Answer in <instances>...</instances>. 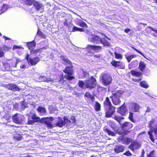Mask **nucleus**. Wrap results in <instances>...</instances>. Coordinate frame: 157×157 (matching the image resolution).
Masks as SVG:
<instances>
[{"label":"nucleus","instance_id":"4468645a","mask_svg":"<svg viewBox=\"0 0 157 157\" xmlns=\"http://www.w3.org/2000/svg\"><path fill=\"white\" fill-rule=\"evenodd\" d=\"M36 110L39 114L42 116H44L46 115L47 110L46 109L42 106H38L36 109Z\"/></svg>","mask_w":157,"mask_h":157},{"label":"nucleus","instance_id":"864d4df0","mask_svg":"<svg viewBox=\"0 0 157 157\" xmlns=\"http://www.w3.org/2000/svg\"><path fill=\"white\" fill-rule=\"evenodd\" d=\"M7 8V6L6 5L4 4L2 6V10L4 12V11L6 10V9Z\"/></svg>","mask_w":157,"mask_h":157},{"label":"nucleus","instance_id":"4be33fe9","mask_svg":"<svg viewBox=\"0 0 157 157\" xmlns=\"http://www.w3.org/2000/svg\"><path fill=\"white\" fill-rule=\"evenodd\" d=\"M130 73L132 75L138 77H140L142 75V73L141 72L133 70L130 71Z\"/></svg>","mask_w":157,"mask_h":157},{"label":"nucleus","instance_id":"79ce46f5","mask_svg":"<svg viewBox=\"0 0 157 157\" xmlns=\"http://www.w3.org/2000/svg\"><path fill=\"white\" fill-rule=\"evenodd\" d=\"M37 34L42 38H46V36L44 35V33H43L42 32L40 31L39 29H38L37 31Z\"/></svg>","mask_w":157,"mask_h":157},{"label":"nucleus","instance_id":"4c0bfd02","mask_svg":"<svg viewBox=\"0 0 157 157\" xmlns=\"http://www.w3.org/2000/svg\"><path fill=\"white\" fill-rule=\"evenodd\" d=\"M133 108L134 109L133 111L135 112H137L139 111L140 106L137 103H134L133 104Z\"/></svg>","mask_w":157,"mask_h":157},{"label":"nucleus","instance_id":"49530a36","mask_svg":"<svg viewBox=\"0 0 157 157\" xmlns=\"http://www.w3.org/2000/svg\"><path fill=\"white\" fill-rule=\"evenodd\" d=\"M35 123L33 121V120H32L30 119L29 118L28 121V124L29 125H31L33 124H34Z\"/></svg>","mask_w":157,"mask_h":157},{"label":"nucleus","instance_id":"b1692460","mask_svg":"<svg viewBox=\"0 0 157 157\" xmlns=\"http://www.w3.org/2000/svg\"><path fill=\"white\" fill-rule=\"evenodd\" d=\"M43 49H45V48H43L37 50L32 49L30 50V52L31 54H34L36 56H37V53L38 52H42L41 50Z\"/></svg>","mask_w":157,"mask_h":157},{"label":"nucleus","instance_id":"4d7b16f0","mask_svg":"<svg viewBox=\"0 0 157 157\" xmlns=\"http://www.w3.org/2000/svg\"><path fill=\"white\" fill-rule=\"evenodd\" d=\"M29 54H27L26 57V59L27 60L28 63L30 61V59H31V58H29Z\"/></svg>","mask_w":157,"mask_h":157},{"label":"nucleus","instance_id":"bf43d9fd","mask_svg":"<svg viewBox=\"0 0 157 157\" xmlns=\"http://www.w3.org/2000/svg\"><path fill=\"white\" fill-rule=\"evenodd\" d=\"M141 78H139L138 79H133V81L136 82H139V81L141 80Z\"/></svg>","mask_w":157,"mask_h":157},{"label":"nucleus","instance_id":"1a4fd4ad","mask_svg":"<svg viewBox=\"0 0 157 157\" xmlns=\"http://www.w3.org/2000/svg\"><path fill=\"white\" fill-rule=\"evenodd\" d=\"M115 108L113 106L105 109V117H110L115 112Z\"/></svg>","mask_w":157,"mask_h":157},{"label":"nucleus","instance_id":"393cba45","mask_svg":"<svg viewBox=\"0 0 157 157\" xmlns=\"http://www.w3.org/2000/svg\"><path fill=\"white\" fill-rule=\"evenodd\" d=\"M27 46L29 49L31 50L34 48L36 45V44L34 41L28 43H27Z\"/></svg>","mask_w":157,"mask_h":157},{"label":"nucleus","instance_id":"5701e85b","mask_svg":"<svg viewBox=\"0 0 157 157\" xmlns=\"http://www.w3.org/2000/svg\"><path fill=\"white\" fill-rule=\"evenodd\" d=\"M146 65L143 61L140 62L139 64V68L140 71H143L145 69Z\"/></svg>","mask_w":157,"mask_h":157},{"label":"nucleus","instance_id":"338daca9","mask_svg":"<svg viewBox=\"0 0 157 157\" xmlns=\"http://www.w3.org/2000/svg\"><path fill=\"white\" fill-rule=\"evenodd\" d=\"M145 154V152L144 150H143L141 154V156H140V157H144V155Z\"/></svg>","mask_w":157,"mask_h":157},{"label":"nucleus","instance_id":"c03bdc74","mask_svg":"<svg viewBox=\"0 0 157 157\" xmlns=\"http://www.w3.org/2000/svg\"><path fill=\"white\" fill-rule=\"evenodd\" d=\"M36 0H27L26 4L27 5H31Z\"/></svg>","mask_w":157,"mask_h":157},{"label":"nucleus","instance_id":"412c9836","mask_svg":"<svg viewBox=\"0 0 157 157\" xmlns=\"http://www.w3.org/2000/svg\"><path fill=\"white\" fill-rule=\"evenodd\" d=\"M39 80L40 81L46 82L48 83L51 82H52V80L50 78H48L47 77L45 76H40Z\"/></svg>","mask_w":157,"mask_h":157},{"label":"nucleus","instance_id":"052dcab7","mask_svg":"<svg viewBox=\"0 0 157 157\" xmlns=\"http://www.w3.org/2000/svg\"><path fill=\"white\" fill-rule=\"evenodd\" d=\"M21 47L20 46H17V45H14L13 47V49H17L18 48H20Z\"/></svg>","mask_w":157,"mask_h":157},{"label":"nucleus","instance_id":"f257e3e1","mask_svg":"<svg viewBox=\"0 0 157 157\" xmlns=\"http://www.w3.org/2000/svg\"><path fill=\"white\" fill-rule=\"evenodd\" d=\"M73 66L72 65L67 66L63 70V71L66 73V74L65 75L64 77L63 75H60V79L59 80V82L60 84L64 85L67 83V80L70 81L75 78L73 76Z\"/></svg>","mask_w":157,"mask_h":157},{"label":"nucleus","instance_id":"f704fd0d","mask_svg":"<svg viewBox=\"0 0 157 157\" xmlns=\"http://www.w3.org/2000/svg\"><path fill=\"white\" fill-rule=\"evenodd\" d=\"M84 30V29L83 28H78L75 26H74L72 29V32H75L76 31L83 32Z\"/></svg>","mask_w":157,"mask_h":157},{"label":"nucleus","instance_id":"e2e57ef3","mask_svg":"<svg viewBox=\"0 0 157 157\" xmlns=\"http://www.w3.org/2000/svg\"><path fill=\"white\" fill-rule=\"evenodd\" d=\"M153 131H150L148 132V134L149 135V136H151L152 135V133Z\"/></svg>","mask_w":157,"mask_h":157},{"label":"nucleus","instance_id":"2f4dec72","mask_svg":"<svg viewBox=\"0 0 157 157\" xmlns=\"http://www.w3.org/2000/svg\"><path fill=\"white\" fill-rule=\"evenodd\" d=\"M113 118L115 120L117 121L120 124L121 120L124 119V117L121 116H114Z\"/></svg>","mask_w":157,"mask_h":157},{"label":"nucleus","instance_id":"680f3d73","mask_svg":"<svg viewBox=\"0 0 157 157\" xmlns=\"http://www.w3.org/2000/svg\"><path fill=\"white\" fill-rule=\"evenodd\" d=\"M130 31V29H124V32L126 33H128Z\"/></svg>","mask_w":157,"mask_h":157},{"label":"nucleus","instance_id":"20e7f679","mask_svg":"<svg viewBox=\"0 0 157 157\" xmlns=\"http://www.w3.org/2000/svg\"><path fill=\"white\" fill-rule=\"evenodd\" d=\"M24 118L23 115L18 113L15 114L12 117L13 122L19 124L22 123Z\"/></svg>","mask_w":157,"mask_h":157},{"label":"nucleus","instance_id":"cd10ccee","mask_svg":"<svg viewBox=\"0 0 157 157\" xmlns=\"http://www.w3.org/2000/svg\"><path fill=\"white\" fill-rule=\"evenodd\" d=\"M63 125H64L63 121L61 118H59L56 123V126L59 127H62Z\"/></svg>","mask_w":157,"mask_h":157},{"label":"nucleus","instance_id":"6e6d98bb","mask_svg":"<svg viewBox=\"0 0 157 157\" xmlns=\"http://www.w3.org/2000/svg\"><path fill=\"white\" fill-rule=\"evenodd\" d=\"M5 67L6 68V69L7 70H9L10 67V65L8 63H6L4 65Z\"/></svg>","mask_w":157,"mask_h":157},{"label":"nucleus","instance_id":"9d476101","mask_svg":"<svg viewBox=\"0 0 157 157\" xmlns=\"http://www.w3.org/2000/svg\"><path fill=\"white\" fill-rule=\"evenodd\" d=\"M111 64L116 67L121 69H124L125 67L124 63L122 62L116 61L113 60L111 62Z\"/></svg>","mask_w":157,"mask_h":157},{"label":"nucleus","instance_id":"7c9ffc66","mask_svg":"<svg viewBox=\"0 0 157 157\" xmlns=\"http://www.w3.org/2000/svg\"><path fill=\"white\" fill-rule=\"evenodd\" d=\"M140 86L145 88H147L149 87L148 85L145 81H141L140 82Z\"/></svg>","mask_w":157,"mask_h":157},{"label":"nucleus","instance_id":"5fc2aeb1","mask_svg":"<svg viewBox=\"0 0 157 157\" xmlns=\"http://www.w3.org/2000/svg\"><path fill=\"white\" fill-rule=\"evenodd\" d=\"M133 113H131V112H129V119L130 120L133 118Z\"/></svg>","mask_w":157,"mask_h":157},{"label":"nucleus","instance_id":"8fccbe9b","mask_svg":"<svg viewBox=\"0 0 157 157\" xmlns=\"http://www.w3.org/2000/svg\"><path fill=\"white\" fill-rule=\"evenodd\" d=\"M83 75H84V78H87L89 76V74L86 71H83Z\"/></svg>","mask_w":157,"mask_h":157},{"label":"nucleus","instance_id":"bb28decb","mask_svg":"<svg viewBox=\"0 0 157 157\" xmlns=\"http://www.w3.org/2000/svg\"><path fill=\"white\" fill-rule=\"evenodd\" d=\"M33 5L37 10H40L42 6V4L41 3H39L37 1L35 2Z\"/></svg>","mask_w":157,"mask_h":157},{"label":"nucleus","instance_id":"f3484780","mask_svg":"<svg viewBox=\"0 0 157 157\" xmlns=\"http://www.w3.org/2000/svg\"><path fill=\"white\" fill-rule=\"evenodd\" d=\"M124 150V147L122 145L116 146L114 149L115 152L117 153L123 152Z\"/></svg>","mask_w":157,"mask_h":157},{"label":"nucleus","instance_id":"473e14b6","mask_svg":"<svg viewBox=\"0 0 157 157\" xmlns=\"http://www.w3.org/2000/svg\"><path fill=\"white\" fill-rule=\"evenodd\" d=\"M79 86L81 88H84L86 87V82L85 83L83 81L79 80L78 82Z\"/></svg>","mask_w":157,"mask_h":157},{"label":"nucleus","instance_id":"774afa93","mask_svg":"<svg viewBox=\"0 0 157 157\" xmlns=\"http://www.w3.org/2000/svg\"><path fill=\"white\" fill-rule=\"evenodd\" d=\"M20 67L21 69H24L25 67V65H21L20 66Z\"/></svg>","mask_w":157,"mask_h":157},{"label":"nucleus","instance_id":"6e6552de","mask_svg":"<svg viewBox=\"0 0 157 157\" xmlns=\"http://www.w3.org/2000/svg\"><path fill=\"white\" fill-rule=\"evenodd\" d=\"M121 126L122 129L126 131L124 134V135H126L127 134V132H128V131L132 127L133 124L130 122L126 121L123 124H121Z\"/></svg>","mask_w":157,"mask_h":157},{"label":"nucleus","instance_id":"0e129e2a","mask_svg":"<svg viewBox=\"0 0 157 157\" xmlns=\"http://www.w3.org/2000/svg\"><path fill=\"white\" fill-rule=\"evenodd\" d=\"M153 131L155 134L157 135V126L154 129Z\"/></svg>","mask_w":157,"mask_h":157},{"label":"nucleus","instance_id":"a18cd8bd","mask_svg":"<svg viewBox=\"0 0 157 157\" xmlns=\"http://www.w3.org/2000/svg\"><path fill=\"white\" fill-rule=\"evenodd\" d=\"M70 121H71V123H75V116H71L70 118Z\"/></svg>","mask_w":157,"mask_h":157},{"label":"nucleus","instance_id":"f8f14e48","mask_svg":"<svg viewBox=\"0 0 157 157\" xmlns=\"http://www.w3.org/2000/svg\"><path fill=\"white\" fill-rule=\"evenodd\" d=\"M43 120L44 123L48 128L51 129L53 128V125L51 121L53 120V117H47L44 118Z\"/></svg>","mask_w":157,"mask_h":157},{"label":"nucleus","instance_id":"7ed1b4c3","mask_svg":"<svg viewBox=\"0 0 157 157\" xmlns=\"http://www.w3.org/2000/svg\"><path fill=\"white\" fill-rule=\"evenodd\" d=\"M123 93L121 90H118L116 93H113V95L110 98L112 99L113 103L115 105H117L121 102L120 98Z\"/></svg>","mask_w":157,"mask_h":157},{"label":"nucleus","instance_id":"ddd939ff","mask_svg":"<svg viewBox=\"0 0 157 157\" xmlns=\"http://www.w3.org/2000/svg\"><path fill=\"white\" fill-rule=\"evenodd\" d=\"M140 147V144L136 141H133L131 142L130 145L129 146V148L132 151H134V149H138Z\"/></svg>","mask_w":157,"mask_h":157},{"label":"nucleus","instance_id":"f03ea898","mask_svg":"<svg viewBox=\"0 0 157 157\" xmlns=\"http://www.w3.org/2000/svg\"><path fill=\"white\" fill-rule=\"evenodd\" d=\"M100 79L102 84L106 86L110 85L112 80L111 76L109 74L105 73L101 74Z\"/></svg>","mask_w":157,"mask_h":157},{"label":"nucleus","instance_id":"37998d69","mask_svg":"<svg viewBox=\"0 0 157 157\" xmlns=\"http://www.w3.org/2000/svg\"><path fill=\"white\" fill-rule=\"evenodd\" d=\"M115 57L116 59H121L122 58V55L115 52L114 53Z\"/></svg>","mask_w":157,"mask_h":157},{"label":"nucleus","instance_id":"39448f33","mask_svg":"<svg viewBox=\"0 0 157 157\" xmlns=\"http://www.w3.org/2000/svg\"><path fill=\"white\" fill-rule=\"evenodd\" d=\"M86 87L92 89L94 88L96 85V79L93 77L90 78L85 80Z\"/></svg>","mask_w":157,"mask_h":157},{"label":"nucleus","instance_id":"a878e982","mask_svg":"<svg viewBox=\"0 0 157 157\" xmlns=\"http://www.w3.org/2000/svg\"><path fill=\"white\" fill-rule=\"evenodd\" d=\"M101 43L105 47H110L111 45L110 43L108 42L105 38L102 39Z\"/></svg>","mask_w":157,"mask_h":157},{"label":"nucleus","instance_id":"aec40b11","mask_svg":"<svg viewBox=\"0 0 157 157\" xmlns=\"http://www.w3.org/2000/svg\"><path fill=\"white\" fill-rule=\"evenodd\" d=\"M30 61L29 63L32 65H35L39 61V58L36 57L33 59H30Z\"/></svg>","mask_w":157,"mask_h":157},{"label":"nucleus","instance_id":"6ab92c4d","mask_svg":"<svg viewBox=\"0 0 157 157\" xmlns=\"http://www.w3.org/2000/svg\"><path fill=\"white\" fill-rule=\"evenodd\" d=\"M121 141L123 144H128L132 142V140L126 136H124L122 137Z\"/></svg>","mask_w":157,"mask_h":157},{"label":"nucleus","instance_id":"ea45409f","mask_svg":"<svg viewBox=\"0 0 157 157\" xmlns=\"http://www.w3.org/2000/svg\"><path fill=\"white\" fill-rule=\"evenodd\" d=\"M63 119V121L64 122V125L66 124H69L70 123H71V121H70V120L68 119L67 118V116H65L64 117Z\"/></svg>","mask_w":157,"mask_h":157},{"label":"nucleus","instance_id":"603ef678","mask_svg":"<svg viewBox=\"0 0 157 157\" xmlns=\"http://www.w3.org/2000/svg\"><path fill=\"white\" fill-rule=\"evenodd\" d=\"M7 8V6L6 5L4 4L2 6V10L4 12V11L6 10V9Z\"/></svg>","mask_w":157,"mask_h":157},{"label":"nucleus","instance_id":"09e8293b","mask_svg":"<svg viewBox=\"0 0 157 157\" xmlns=\"http://www.w3.org/2000/svg\"><path fill=\"white\" fill-rule=\"evenodd\" d=\"M132 49H134L135 51L138 52L140 54L142 55L143 56L145 57L144 55L140 52L136 48H135L134 47L132 46Z\"/></svg>","mask_w":157,"mask_h":157},{"label":"nucleus","instance_id":"69168bd1","mask_svg":"<svg viewBox=\"0 0 157 157\" xmlns=\"http://www.w3.org/2000/svg\"><path fill=\"white\" fill-rule=\"evenodd\" d=\"M4 55V53L2 51H0V57H2Z\"/></svg>","mask_w":157,"mask_h":157},{"label":"nucleus","instance_id":"a211bd4d","mask_svg":"<svg viewBox=\"0 0 157 157\" xmlns=\"http://www.w3.org/2000/svg\"><path fill=\"white\" fill-rule=\"evenodd\" d=\"M105 109L110 107L111 106H113L110 101L109 98L107 97L104 102Z\"/></svg>","mask_w":157,"mask_h":157},{"label":"nucleus","instance_id":"72a5a7b5","mask_svg":"<svg viewBox=\"0 0 157 157\" xmlns=\"http://www.w3.org/2000/svg\"><path fill=\"white\" fill-rule=\"evenodd\" d=\"M78 24L79 26L82 27L87 28V25L86 23L84 21H82V20L78 22Z\"/></svg>","mask_w":157,"mask_h":157},{"label":"nucleus","instance_id":"a19ab883","mask_svg":"<svg viewBox=\"0 0 157 157\" xmlns=\"http://www.w3.org/2000/svg\"><path fill=\"white\" fill-rule=\"evenodd\" d=\"M85 96L89 98L92 100H93L94 99V97L90 93L87 92L85 94Z\"/></svg>","mask_w":157,"mask_h":157},{"label":"nucleus","instance_id":"c85d7f7f","mask_svg":"<svg viewBox=\"0 0 157 157\" xmlns=\"http://www.w3.org/2000/svg\"><path fill=\"white\" fill-rule=\"evenodd\" d=\"M104 131L107 133L109 135H111L112 136H115V133L113 132L110 131L107 128H104Z\"/></svg>","mask_w":157,"mask_h":157},{"label":"nucleus","instance_id":"2eb2a0df","mask_svg":"<svg viewBox=\"0 0 157 157\" xmlns=\"http://www.w3.org/2000/svg\"><path fill=\"white\" fill-rule=\"evenodd\" d=\"M61 59L63 61V63L65 65H72V63L67 57L65 56H61Z\"/></svg>","mask_w":157,"mask_h":157},{"label":"nucleus","instance_id":"58836bf2","mask_svg":"<svg viewBox=\"0 0 157 157\" xmlns=\"http://www.w3.org/2000/svg\"><path fill=\"white\" fill-rule=\"evenodd\" d=\"M101 105L98 102H96L95 105V109L96 111H98L100 110Z\"/></svg>","mask_w":157,"mask_h":157},{"label":"nucleus","instance_id":"de8ad7c7","mask_svg":"<svg viewBox=\"0 0 157 157\" xmlns=\"http://www.w3.org/2000/svg\"><path fill=\"white\" fill-rule=\"evenodd\" d=\"M154 151H151L150 153L148 155L147 157H155V156L154 155Z\"/></svg>","mask_w":157,"mask_h":157},{"label":"nucleus","instance_id":"3c124183","mask_svg":"<svg viewBox=\"0 0 157 157\" xmlns=\"http://www.w3.org/2000/svg\"><path fill=\"white\" fill-rule=\"evenodd\" d=\"M124 155H125L128 156H130L132 155L131 153L129 151H127L126 152H125L124 154Z\"/></svg>","mask_w":157,"mask_h":157},{"label":"nucleus","instance_id":"c9c22d12","mask_svg":"<svg viewBox=\"0 0 157 157\" xmlns=\"http://www.w3.org/2000/svg\"><path fill=\"white\" fill-rule=\"evenodd\" d=\"M21 110H24L26 108L28 107L27 104L25 101H23L21 102Z\"/></svg>","mask_w":157,"mask_h":157},{"label":"nucleus","instance_id":"c756f323","mask_svg":"<svg viewBox=\"0 0 157 157\" xmlns=\"http://www.w3.org/2000/svg\"><path fill=\"white\" fill-rule=\"evenodd\" d=\"M136 56L135 55H132L129 56H128L127 54L125 55V57L128 62H129L132 59L136 57Z\"/></svg>","mask_w":157,"mask_h":157},{"label":"nucleus","instance_id":"9b49d317","mask_svg":"<svg viewBox=\"0 0 157 157\" xmlns=\"http://www.w3.org/2000/svg\"><path fill=\"white\" fill-rule=\"evenodd\" d=\"M101 48L102 47L100 46L88 45L87 47L86 50L88 52L90 53L93 50L94 51L100 50Z\"/></svg>","mask_w":157,"mask_h":157},{"label":"nucleus","instance_id":"0eeeda50","mask_svg":"<svg viewBox=\"0 0 157 157\" xmlns=\"http://www.w3.org/2000/svg\"><path fill=\"white\" fill-rule=\"evenodd\" d=\"M117 111L118 113L123 116H126L128 113L127 107L125 106L124 103L118 108Z\"/></svg>","mask_w":157,"mask_h":157},{"label":"nucleus","instance_id":"423d86ee","mask_svg":"<svg viewBox=\"0 0 157 157\" xmlns=\"http://www.w3.org/2000/svg\"><path fill=\"white\" fill-rule=\"evenodd\" d=\"M89 41L92 43L99 44L101 43L102 39L95 35H91L88 38Z\"/></svg>","mask_w":157,"mask_h":157},{"label":"nucleus","instance_id":"13d9d810","mask_svg":"<svg viewBox=\"0 0 157 157\" xmlns=\"http://www.w3.org/2000/svg\"><path fill=\"white\" fill-rule=\"evenodd\" d=\"M150 138L151 141L153 142H154L155 139L153 138V135L149 136Z\"/></svg>","mask_w":157,"mask_h":157},{"label":"nucleus","instance_id":"dca6fc26","mask_svg":"<svg viewBox=\"0 0 157 157\" xmlns=\"http://www.w3.org/2000/svg\"><path fill=\"white\" fill-rule=\"evenodd\" d=\"M7 88L8 89L14 91L19 90L20 89L17 85L12 84L8 85L7 86Z\"/></svg>","mask_w":157,"mask_h":157},{"label":"nucleus","instance_id":"e433bc0d","mask_svg":"<svg viewBox=\"0 0 157 157\" xmlns=\"http://www.w3.org/2000/svg\"><path fill=\"white\" fill-rule=\"evenodd\" d=\"M31 119L33 120L34 122H37L40 120V118L36 116L35 114H33L31 116Z\"/></svg>","mask_w":157,"mask_h":157}]
</instances>
